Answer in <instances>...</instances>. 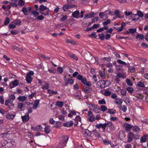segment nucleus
<instances>
[{
	"label": "nucleus",
	"mask_w": 148,
	"mask_h": 148,
	"mask_svg": "<svg viewBox=\"0 0 148 148\" xmlns=\"http://www.w3.org/2000/svg\"><path fill=\"white\" fill-rule=\"evenodd\" d=\"M126 82L128 85L130 86H132L133 85V83L130 79H126Z\"/></svg>",
	"instance_id": "nucleus-36"
},
{
	"label": "nucleus",
	"mask_w": 148,
	"mask_h": 148,
	"mask_svg": "<svg viewBox=\"0 0 148 148\" xmlns=\"http://www.w3.org/2000/svg\"><path fill=\"white\" fill-rule=\"evenodd\" d=\"M81 120V117L79 116H77L75 119V121H76V124H78L79 122H80Z\"/></svg>",
	"instance_id": "nucleus-45"
},
{
	"label": "nucleus",
	"mask_w": 148,
	"mask_h": 148,
	"mask_svg": "<svg viewBox=\"0 0 148 148\" xmlns=\"http://www.w3.org/2000/svg\"><path fill=\"white\" fill-rule=\"evenodd\" d=\"M48 92L50 94L56 95L57 93V92L56 91H55L50 89L48 90Z\"/></svg>",
	"instance_id": "nucleus-49"
},
{
	"label": "nucleus",
	"mask_w": 148,
	"mask_h": 148,
	"mask_svg": "<svg viewBox=\"0 0 148 148\" xmlns=\"http://www.w3.org/2000/svg\"><path fill=\"white\" fill-rule=\"evenodd\" d=\"M111 23L110 20L109 19H108L106 21L103 22V25L104 26H105L110 24Z\"/></svg>",
	"instance_id": "nucleus-53"
},
{
	"label": "nucleus",
	"mask_w": 148,
	"mask_h": 148,
	"mask_svg": "<svg viewBox=\"0 0 148 148\" xmlns=\"http://www.w3.org/2000/svg\"><path fill=\"white\" fill-rule=\"evenodd\" d=\"M138 86L140 87L143 88L145 87V85L143 82H139L137 83Z\"/></svg>",
	"instance_id": "nucleus-46"
},
{
	"label": "nucleus",
	"mask_w": 148,
	"mask_h": 148,
	"mask_svg": "<svg viewBox=\"0 0 148 148\" xmlns=\"http://www.w3.org/2000/svg\"><path fill=\"white\" fill-rule=\"evenodd\" d=\"M84 90L85 92L89 93L92 91V89L89 87H85L84 88Z\"/></svg>",
	"instance_id": "nucleus-26"
},
{
	"label": "nucleus",
	"mask_w": 148,
	"mask_h": 148,
	"mask_svg": "<svg viewBox=\"0 0 148 148\" xmlns=\"http://www.w3.org/2000/svg\"><path fill=\"white\" fill-rule=\"evenodd\" d=\"M45 132L47 134L49 133L50 132V127L48 125L45 126L44 129Z\"/></svg>",
	"instance_id": "nucleus-21"
},
{
	"label": "nucleus",
	"mask_w": 148,
	"mask_h": 148,
	"mask_svg": "<svg viewBox=\"0 0 148 148\" xmlns=\"http://www.w3.org/2000/svg\"><path fill=\"white\" fill-rule=\"evenodd\" d=\"M65 84L67 86L68 84H72L74 83V81L72 79L69 78L68 79L67 82H66V81L64 79Z\"/></svg>",
	"instance_id": "nucleus-23"
},
{
	"label": "nucleus",
	"mask_w": 148,
	"mask_h": 148,
	"mask_svg": "<svg viewBox=\"0 0 148 148\" xmlns=\"http://www.w3.org/2000/svg\"><path fill=\"white\" fill-rule=\"evenodd\" d=\"M18 81L17 79L15 80L13 82H11L10 84L9 85L10 87V88H12L14 86H17L18 84Z\"/></svg>",
	"instance_id": "nucleus-10"
},
{
	"label": "nucleus",
	"mask_w": 148,
	"mask_h": 148,
	"mask_svg": "<svg viewBox=\"0 0 148 148\" xmlns=\"http://www.w3.org/2000/svg\"><path fill=\"white\" fill-rule=\"evenodd\" d=\"M147 138L146 135L143 136L140 138V142L141 143H144L146 141Z\"/></svg>",
	"instance_id": "nucleus-37"
},
{
	"label": "nucleus",
	"mask_w": 148,
	"mask_h": 148,
	"mask_svg": "<svg viewBox=\"0 0 148 148\" xmlns=\"http://www.w3.org/2000/svg\"><path fill=\"white\" fill-rule=\"evenodd\" d=\"M79 13V12L78 11H75L72 13V15L74 17L76 18H78L79 17L78 16Z\"/></svg>",
	"instance_id": "nucleus-20"
},
{
	"label": "nucleus",
	"mask_w": 148,
	"mask_h": 148,
	"mask_svg": "<svg viewBox=\"0 0 148 148\" xmlns=\"http://www.w3.org/2000/svg\"><path fill=\"white\" fill-rule=\"evenodd\" d=\"M119 136L121 139H123L125 136V132L123 131H121L119 133Z\"/></svg>",
	"instance_id": "nucleus-18"
},
{
	"label": "nucleus",
	"mask_w": 148,
	"mask_h": 148,
	"mask_svg": "<svg viewBox=\"0 0 148 148\" xmlns=\"http://www.w3.org/2000/svg\"><path fill=\"white\" fill-rule=\"evenodd\" d=\"M83 77L82 75L79 74L77 75V79L80 80L81 82L82 80H83Z\"/></svg>",
	"instance_id": "nucleus-61"
},
{
	"label": "nucleus",
	"mask_w": 148,
	"mask_h": 148,
	"mask_svg": "<svg viewBox=\"0 0 148 148\" xmlns=\"http://www.w3.org/2000/svg\"><path fill=\"white\" fill-rule=\"evenodd\" d=\"M26 97L25 96H19L18 97L17 99L19 101H23L26 100Z\"/></svg>",
	"instance_id": "nucleus-38"
},
{
	"label": "nucleus",
	"mask_w": 148,
	"mask_h": 148,
	"mask_svg": "<svg viewBox=\"0 0 148 148\" xmlns=\"http://www.w3.org/2000/svg\"><path fill=\"white\" fill-rule=\"evenodd\" d=\"M45 85H43L41 88L43 90H45V89H48L49 88V84L47 82H45V84H44Z\"/></svg>",
	"instance_id": "nucleus-29"
},
{
	"label": "nucleus",
	"mask_w": 148,
	"mask_h": 148,
	"mask_svg": "<svg viewBox=\"0 0 148 148\" xmlns=\"http://www.w3.org/2000/svg\"><path fill=\"white\" fill-rule=\"evenodd\" d=\"M123 125L124 127L125 130L127 132H129L132 128V125L127 123H125L123 124Z\"/></svg>",
	"instance_id": "nucleus-9"
},
{
	"label": "nucleus",
	"mask_w": 148,
	"mask_h": 148,
	"mask_svg": "<svg viewBox=\"0 0 148 148\" xmlns=\"http://www.w3.org/2000/svg\"><path fill=\"white\" fill-rule=\"evenodd\" d=\"M15 117V115L13 114H7L6 118L9 119H13Z\"/></svg>",
	"instance_id": "nucleus-35"
},
{
	"label": "nucleus",
	"mask_w": 148,
	"mask_h": 148,
	"mask_svg": "<svg viewBox=\"0 0 148 148\" xmlns=\"http://www.w3.org/2000/svg\"><path fill=\"white\" fill-rule=\"evenodd\" d=\"M34 75V72L31 71H29L27 73L25 79L27 83H30L32 81V78L31 76Z\"/></svg>",
	"instance_id": "nucleus-3"
},
{
	"label": "nucleus",
	"mask_w": 148,
	"mask_h": 148,
	"mask_svg": "<svg viewBox=\"0 0 148 148\" xmlns=\"http://www.w3.org/2000/svg\"><path fill=\"white\" fill-rule=\"evenodd\" d=\"M57 70L58 73L60 74L62 73L63 72V69L62 67H58Z\"/></svg>",
	"instance_id": "nucleus-64"
},
{
	"label": "nucleus",
	"mask_w": 148,
	"mask_h": 148,
	"mask_svg": "<svg viewBox=\"0 0 148 148\" xmlns=\"http://www.w3.org/2000/svg\"><path fill=\"white\" fill-rule=\"evenodd\" d=\"M99 75L101 77L103 78L104 79L105 78L106 75L105 73L101 71H99Z\"/></svg>",
	"instance_id": "nucleus-55"
},
{
	"label": "nucleus",
	"mask_w": 148,
	"mask_h": 148,
	"mask_svg": "<svg viewBox=\"0 0 148 148\" xmlns=\"http://www.w3.org/2000/svg\"><path fill=\"white\" fill-rule=\"evenodd\" d=\"M68 138L67 136H63L61 138V141L58 144V147L59 148H62L66 145Z\"/></svg>",
	"instance_id": "nucleus-2"
},
{
	"label": "nucleus",
	"mask_w": 148,
	"mask_h": 148,
	"mask_svg": "<svg viewBox=\"0 0 148 148\" xmlns=\"http://www.w3.org/2000/svg\"><path fill=\"white\" fill-rule=\"evenodd\" d=\"M121 109L122 111L125 112L127 110V107L125 105H123L121 107Z\"/></svg>",
	"instance_id": "nucleus-50"
},
{
	"label": "nucleus",
	"mask_w": 148,
	"mask_h": 148,
	"mask_svg": "<svg viewBox=\"0 0 148 148\" xmlns=\"http://www.w3.org/2000/svg\"><path fill=\"white\" fill-rule=\"evenodd\" d=\"M100 92L103 95L107 96L110 95L111 94L110 91L105 89L101 90Z\"/></svg>",
	"instance_id": "nucleus-11"
},
{
	"label": "nucleus",
	"mask_w": 148,
	"mask_h": 148,
	"mask_svg": "<svg viewBox=\"0 0 148 148\" xmlns=\"http://www.w3.org/2000/svg\"><path fill=\"white\" fill-rule=\"evenodd\" d=\"M15 99V96L13 95H12L10 96L9 100L11 101H13Z\"/></svg>",
	"instance_id": "nucleus-59"
},
{
	"label": "nucleus",
	"mask_w": 148,
	"mask_h": 148,
	"mask_svg": "<svg viewBox=\"0 0 148 148\" xmlns=\"http://www.w3.org/2000/svg\"><path fill=\"white\" fill-rule=\"evenodd\" d=\"M117 62L118 63L125 65V66H127L128 65L125 62L122 61L121 60H118Z\"/></svg>",
	"instance_id": "nucleus-32"
},
{
	"label": "nucleus",
	"mask_w": 148,
	"mask_h": 148,
	"mask_svg": "<svg viewBox=\"0 0 148 148\" xmlns=\"http://www.w3.org/2000/svg\"><path fill=\"white\" fill-rule=\"evenodd\" d=\"M48 8L46 6H44L43 5H41L39 8L40 11H43L47 9Z\"/></svg>",
	"instance_id": "nucleus-33"
},
{
	"label": "nucleus",
	"mask_w": 148,
	"mask_h": 148,
	"mask_svg": "<svg viewBox=\"0 0 148 148\" xmlns=\"http://www.w3.org/2000/svg\"><path fill=\"white\" fill-rule=\"evenodd\" d=\"M14 142L11 141L10 140H8V143L7 144V147L5 148H14Z\"/></svg>",
	"instance_id": "nucleus-15"
},
{
	"label": "nucleus",
	"mask_w": 148,
	"mask_h": 148,
	"mask_svg": "<svg viewBox=\"0 0 148 148\" xmlns=\"http://www.w3.org/2000/svg\"><path fill=\"white\" fill-rule=\"evenodd\" d=\"M27 10L26 8L24 7L22 10V11L23 12L24 14L25 15H27Z\"/></svg>",
	"instance_id": "nucleus-41"
},
{
	"label": "nucleus",
	"mask_w": 148,
	"mask_h": 148,
	"mask_svg": "<svg viewBox=\"0 0 148 148\" xmlns=\"http://www.w3.org/2000/svg\"><path fill=\"white\" fill-rule=\"evenodd\" d=\"M132 130L134 132H137L139 131L140 129L138 127L136 126H132Z\"/></svg>",
	"instance_id": "nucleus-39"
},
{
	"label": "nucleus",
	"mask_w": 148,
	"mask_h": 148,
	"mask_svg": "<svg viewBox=\"0 0 148 148\" xmlns=\"http://www.w3.org/2000/svg\"><path fill=\"white\" fill-rule=\"evenodd\" d=\"M67 18V16L66 15H62V17L61 19L62 21H64Z\"/></svg>",
	"instance_id": "nucleus-63"
},
{
	"label": "nucleus",
	"mask_w": 148,
	"mask_h": 148,
	"mask_svg": "<svg viewBox=\"0 0 148 148\" xmlns=\"http://www.w3.org/2000/svg\"><path fill=\"white\" fill-rule=\"evenodd\" d=\"M10 22V20L8 17H6L4 22V24L5 25H7Z\"/></svg>",
	"instance_id": "nucleus-47"
},
{
	"label": "nucleus",
	"mask_w": 148,
	"mask_h": 148,
	"mask_svg": "<svg viewBox=\"0 0 148 148\" xmlns=\"http://www.w3.org/2000/svg\"><path fill=\"white\" fill-rule=\"evenodd\" d=\"M124 101L127 104L130 105V104L129 99L128 97H126L125 98Z\"/></svg>",
	"instance_id": "nucleus-56"
},
{
	"label": "nucleus",
	"mask_w": 148,
	"mask_h": 148,
	"mask_svg": "<svg viewBox=\"0 0 148 148\" xmlns=\"http://www.w3.org/2000/svg\"><path fill=\"white\" fill-rule=\"evenodd\" d=\"M114 102L118 105H121L123 102L122 100L120 99L117 98L114 101Z\"/></svg>",
	"instance_id": "nucleus-22"
},
{
	"label": "nucleus",
	"mask_w": 148,
	"mask_h": 148,
	"mask_svg": "<svg viewBox=\"0 0 148 148\" xmlns=\"http://www.w3.org/2000/svg\"><path fill=\"white\" fill-rule=\"evenodd\" d=\"M94 16V14L93 12H90L87 14H85L84 18V19H87V18L93 17Z\"/></svg>",
	"instance_id": "nucleus-19"
},
{
	"label": "nucleus",
	"mask_w": 148,
	"mask_h": 148,
	"mask_svg": "<svg viewBox=\"0 0 148 148\" xmlns=\"http://www.w3.org/2000/svg\"><path fill=\"white\" fill-rule=\"evenodd\" d=\"M98 36L99 38L102 40H104L105 35L103 34H99Z\"/></svg>",
	"instance_id": "nucleus-51"
},
{
	"label": "nucleus",
	"mask_w": 148,
	"mask_h": 148,
	"mask_svg": "<svg viewBox=\"0 0 148 148\" xmlns=\"http://www.w3.org/2000/svg\"><path fill=\"white\" fill-rule=\"evenodd\" d=\"M33 14L34 16L36 17L38 16L39 15V13L38 12L35 11V10H32V13L29 16H28L27 17V18L29 19H31L32 20H34V18L32 17V15Z\"/></svg>",
	"instance_id": "nucleus-7"
},
{
	"label": "nucleus",
	"mask_w": 148,
	"mask_h": 148,
	"mask_svg": "<svg viewBox=\"0 0 148 148\" xmlns=\"http://www.w3.org/2000/svg\"><path fill=\"white\" fill-rule=\"evenodd\" d=\"M87 116L89 121L92 122L95 120V117L94 116L92 112L88 111V112Z\"/></svg>",
	"instance_id": "nucleus-4"
},
{
	"label": "nucleus",
	"mask_w": 148,
	"mask_h": 148,
	"mask_svg": "<svg viewBox=\"0 0 148 148\" xmlns=\"http://www.w3.org/2000/svg\"><path fill=\"white\" fill-rule=\"evenodd\" d=\"M137 16H138L139 17H142L143 16L144 14L142 12L140 11H138L137 12Z\"/></svg>",
	"instance_id": "nucleus-52"
},
{
	"label": "nucleus",
	"mask_w": 148,
	"mask_h": 148,
	"mask_svg": "<svg viewBox=\"0 0 148 148\" xmlns=\"http://www.w3.org/2000/svg\"><path fill=\"white\" fill-rule=\"evenodd\" d=\"M39 99H37L35 100L34 102V104L32 107V108L33 109H36L37 108L39 104Z\"/></svg>",
	"instance_id": "nucleus-17"
},
{
	"label": "nucleus",
	"mask_w": 148,
	"mask_h": 148,
	"mask_svg": "<svg viewBox=\"0 0 148 148\" xmlns=\"http://www.w3.org/2000/svg\"><path fill=\"white\" fill-rule=\"evenodd\" d=\"M108 112L110 114H113L116 113V111L113 109H108Z\"/></svg>",
	"instance_id": "nucleus-31"
},
{
	"label": "nucleus",
	"mask_w": 148,
	"mask_h": 148,
	"mask_svg": "<svg viewBox=\"0 0 148 148\" xmlns=\"http://www.w3.org/2000/svg\"><path fill=\"white\" fill-rule=\"evenodd\" d=\"M90 131L88 130H86L83 132V135L84 137H86L90 135Z\"/></svg>",
	"instance_id": "nucleus-24"
},
{
	"label": "nucleus",
	"mask_w": 148,
	"mask_h": 148,
	"mask_svg": "<svg viewBox=\"0 0 148 148\" xmlns=\"http://www.w3.org/2000/svg\"><path fill=\"white\" fill-rule=\"evenodd\" d=\"M21 118L24 122H26L29 120V117L28 114H25V115L21 117Z\"/></svg>",
	"instance_id": "nucleus-16"
},
{
	"label": "nucleus",
	"mask_w": 148,
	"mask_h": 148,
	"mask_svg": "<svg viewBox=\"0 0 148 148\" xmlns=\"http://www.w3.org/2000/svg\"><path fill=\"white\" fill-rule=\"evenodd\" d=\"M107 81L105 80H100L97 82V83L98 85L99 84V87L102 88H103L106 87L107 86L106 85Z\"/></svg>",
	"instance_id": "nucleus-8"
},
{
	"label": "nucleus",
	"mask_w": 148,
	"mask_h": 148,
	"mask_svg": "<svg viewBox=\"0 0 148 148\" xmlns=\"http://www.w3.org/2000/svg\"><path fill=\"white\" fill-rule=\"evenodd\" d=\"M90 135L94 136L96 137H99L100 136V134L97 132V131L96 130H93L92 131L90 132Z\"/></svg>",
	"instance_id": "nucleus-13"
},
{
	"label": "nucleus",
	"mask_w": 148,
	"mask_h": 148,
	"mask_svg": "<svg viewBox=\"0 0 148 148\" xmlns=\"http://www.w3.org/2000/svg\"><path fill=\"white\" fill-rule=\"evenodd\" d=\"M87 106L90 110H92L96 113H100V109L98 107L97 105L94 103H90L87 104Z\"/></svg>",
	"instance_id": "nucleus-1"
},
{
	"label": "nucleus",
	"mask_w": 148,
	"mask_h": 148,
	"mask_svg": "<svg viewBox=\"0 0 148 148\" xmlns=\"http://www.w3.org/2000/svg\"><path fill=\"white\" fill-rule=\"evenodd\" d=\"M129 70L130 72L132 73L134 72L135 71V68L133 66H130L129 64L127 65Z\"/></svg>",
	"instance_id": "nucleus-27"
},
{
	"label": "nucleus",
	"mask_w": 148,
	"mask_h": 148,
	"mask_svg": "<svg viewBox=\"0 0 148 148\" xmlns=\"http://www.w3.org/2000/svg\"><path fill=\"white\" fill-rule=\"evenodd\" d=\"M70 8V5L66 4L63 6V9L64 11H67L68 9Z\"/></svg>",
	"instance_id": "nucleus-34"
},
{
	"label": "nucleus",
	"mask_w": 148,
	"mask_h": 148,
	"mask_svg": "<svg viewBox=\"0 0 148 148\" xmlns=\"http://www.w3.org/2000/svg\"><path fill=\"white\" fill-rule=\"evenodd\" d=\"M128 138L127 142L130 143L133 140V138L136 139V138L134 135V134L132 132H129L127 135Z\"/></svg>",
	"instance_id": "nucleus-5"
},
{
	"label": "nucleus",
	"mask_w": 148,
	"mask_h": 148,
	"mask_svg": "<svg viewBox=\"0 0 148 148\" xmlns=\"http://www.w3.org/2000/svg\"><path fill=\"white\" fill-rule=\"evenodd\" d=\"M144 38V36L142 34H141L136 36V38L138 40H142Z\"/></svg>",
	"instance_id": "nucleus-28"
},
{
	"label": "nucleus",
	"mask_w": 148,
	"mask_h": 148,
	"mask_svg": "<svg viewBox=\"0 0 148 148\" xmlns=\"http://www.w3.org/2000/svg\"><path fill=\"white\" fill-rule=\"evenodd\" d=\"M96 32H93L91 33V34L89 35V36L91 38H96L97 36L95 35Z\"/></svg>",
	"instance_id": "nucleus-60"
},
{
	"label": "nucleus",
	"mask_w": 148,
	"mask_h": 148,
	"mask_svg": "<svg viewBox=\"0 0 148 148\" xmlns=\"http://www.w3.org/2000/svg\"><path fill=\"white\" fill-rule=\"evenodd\" d=\"M121 93L123 96H125L127 94L126 90L125 89H122L121 90Z\"/></svg>",
	"instance_id": "nucleus-42"
},
{
	"label": "nucleus",
	"mask_w": 148,
	"mask_h": 148,
	"mask_svg": "<svg viewBox=\"0 0 148 148\" xmlns=\"http://www.w3.org/2000/svg\"><path fill=\"white\" fill-rule=\"evenodd\" d=\"M114 80L117 83H119L120 81V78L117 76H115Z\"/></svg>",
	"instance_id": "nucleus-62"
},
{
	"label": "nucleus",
	"mask_w": 148,
	"mask_h": 148,
	"mask_svg": "<svg viewBox=\"0 0 148 148\" xmlns=\"http://www.w3.org/2000/svg\"><path fill=\"white\" fill-rule=\"evenodd\" d=\"M106 126V123H105L103 124L101 123V127L103 129V131L105 130Z\"/></svg>",
	"instance_id": "nucleus-58"
},
{
	"label": "nucleus",
	"mask_w": 148,
	"mask_h": 148,
	"mask_svg": "<svg viewBox=\"0 0 148 148\" xmlns=\"http://www.w3.org/2000/svg\"><path fill=\"white\" fill-rule=\"evenodd\" d=\"M63 105V102L62 101H58L56 102V105L60 108H62Z\"/></svg>",
	"instance_id": "nucleus-30"
},
{
	"label": "nucleus",
	"mask_w": 148,
	"mask_h": 148,
	"mask_svg": "<svg viewBox=\"0 0 148 148\" xmlns=\"http://www.w3.org/2000/svg\"><path fill=\"white\" fill-rule=\"evenodd\" d=\"M11 34L12 35H15L18 34V31L17 30H12L10 31Z\"/></svg>",
	"instance_id": "nucleus-48"
},
{
	"label": "nucleus",
	"mask_w": 148,
	"mask_h": 148,
	"mask_svg": "<svg viewBox=\"0 0 148 148\" xmlns=\"http://www.w3.org/2000/svg\"><path fill=\"white\" fill-rule=\"evenodd\" d=\"M100 109V111L101 110L103 112H104L107 110V108L105 106L102 105L101 106V108Z\"/></svg>",
	"instance_id": "nucleus-43"
},
{
	"label": "nucleus",
	"mask_w": 148,
	"mask_h": 148,
	"mask_svg": "<svg viewBox=\"0 0 148 148\" xmlns=\"http://www.w3.org/2000/svg\"><path fill=\"white\" fill-rule=\"evenodd\" d=\"M73 122L72 121H66V123L63 124V125L64 127H69L73 125Z\"/></svg>",
	"instance_id": "nucleus-14"
},
{
	"label": "nucleus",
	"mask_w": 148,
	"mask_h": 148,
	"mask_svg": "<svg viewBox=\"0 0 148 148\" xmlns=\"http://www.w3.org/2000/svg\"><path fill=\"white\" fill-rule=\"evenodd\" d=\"M98 103L99 104H106V102L104 99H102L101 100L98 101Z\"/></svg>",
	"instance_id": "nucleus-44"
},
{
	"label": "nucleus",
	"mask_w": 148,
	"mask_h": 148,
	"mask_svg": "<svg viewBox=\"0 0 148 148\" xmlns=\"http://www.w3.org/2000/svg\"><path fill=\"white\" fill-rule=\"evenodd\" d=\"M107 126L109 127L110 130L113 131L114 130V126L112 123L110 121L106 123Z\"/></svg>",
	"instance_id": "nucleus-12"
},
{
	"label": "nucleus",
	"mask_w": 148,
	"mask_h": 148,
	"mask_svg": "<svg viewBox=\"0 0 148 148\" xmlns=\"http://www.w3.org/2000/svg\"><path fill=\"white\" fill-rule=\"evenodd\" d=\"M126 90L128 92L131 94H132L134 91L133 88L132 87H128L127 88Z\"/></svg>",
	"instance_id": "nucleus-40"
},
{
	"label": "nucleus",
	"mask_w": 148,
	"mask_h": 148,
	"mask_svg": "<svg viewBox=\"0 0 148 148\" xmlns=\"http://www.w3.org/2000/svg\"><path fill=\"white\" fill-rule=\"evenodd\" d=\"M115 14L119 18H121L122 17L121 16L119 12V10H116L114 11Z\"/></svg>",
	"instance_id": "nucleus-54"
},
{
	"label": "nucleus",
	"mask_w": 148,
	"mask_h": 148,
	"mask_svg": "<svg viewBox=\"0 0 148 148\" xmlns=\"http://www.w3.org/2000/svg\"><path fill=\"white\" fill-rule=\"evenodd\" d=\"M129 30L130 31V33L133 34L135 33L136 32V28H130L129 29Z\"/></svg>",
	"instance_id": "nucleus-57"
},
{
	"label": "nucleus",
	"mask_w": 148,
	"mask_h": 148,
	"mask_svg": "<svg viewBox=\"0 0 148 148\" xmlns=\"http://www.w3.org/2000/svg\"><path fill=\"white\" fill-rule=\"evenodd\" d=\"M108 11V13H109L110 12V10L109 11L108 10L107 11H106L104 12H101L99 13V15L100 18H103L105 17V19L102 20L103 21H105L106 19L108 18L107 15L108 14L106 13Z\"/></svg>",
	"instance_id": "nucleus-6"
},
{
	"label": "nucleus",
	"mask_w": 148,
	"mask_h": 148,
	"mask_svg": "<svg viewBox=\"0 0 148 148\" xmlns=\"http://www.w3.org/2000/svg\"><path fill=\"white\" fill-rule=\"evenodd\" d=\"M132 21H136L138 20L139 18V17H137V14H132L131 16Z\"/></svg>",
	"instance_id": "nucleus-25"
}]
</instances>
